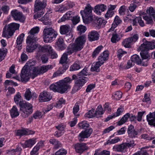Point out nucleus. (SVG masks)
Segmentation results:
<instances>
[{
	"mask_svg": "<svg viewBox=\"0 0 155 155\" xmlns=\"http://www.w3.org/2000/svg\"><path fill=\"white\" fill-rule=\"evenodd\" d=\"M86 40V36L83 35L77 38L74 43L70 44L67 48V51L61 57L60 63L61 64L66 63L68 55L71 54L74 52L80 51L83 48Z\"/></svg>",
	"mask_w": 155,
	"mask_h": 155,
	"instance_id": "nucleus-1",
	"label": "nucleus"
},
{
	"mask_svg": "<svg viewBox=\"0 0 155 155\" xmlns=\"http://www.w3.org/2000/svg\"><path fill=\"white\" fill-rule=\"evenodd\" d=\"M71 80L69 77H66L57 82L56 85L53 84L51 85L49 88L54 92H58L61 94L64 93L68 90L71 88L70 84Z\"/></svg>",
	"mask_w": 155,
	"mask_h": 155,
	"instance_id": "nucleus-2",
	"label": "nucleus"
},
{
	"mask_svg": "<svg viewBox=\"0 0 155 155\" xmlns=\"http://www.w3.org/2000/svg\"><path fill=\"white\" fill-rule=\"evenodd\" d=\"M143 43L140 47L141 51L140 55L142 59H146L149 58V56L147 51L150 49H153L155 48V43L147 41L144 38L143 39Z\"/></svg>",
	"mask_w": 155,
	"mask_h": 155,
	"instance_id": "nucleus-3",
	"label": "nucleus"
},
{
	"mask_svg": "<svg viewBox=\"0 0 155 155\" xmlns=\"http://www.w3.org/2000/svg\"><path fill=\"white\" fill-rule=\"evenodd\" d=\"M20 25L19 24L12 23L5 25L3 28L2 36L7 38L11 37L14 34L15 31L19 29Z\"/></svg>",
	"mask_w": 155,
	"mask_h": 155,
	"instance_id": "nucleus-4",
	"label": "nucleus"
},
{
	"mask_svg": "<svg viewBox=\"0 0 155 155\" xmlns=\"http://www.w3.org/2000/svg\"><path fill=\"white\" fill-rule=\"evenodd\" d=\"M58 34L51 28H45L43 31V38L44 42L46 43L52 42L56 38Z\"/></svg>",
	"mask_w": 155,
	"mask_h": 155,
	"instance_id": "nucleus-5",
	"label": "nucleus"
},
{
	"mask_svg": "<svg viewBox=\"0 0 155 155\" xmlns=\"http://www.w3.org/2000/svg\"><path fill=\"white\" fill-rule=\"evenodd\" d=\"M46 3L43 1L41 2L40 0H36L34 11L35 12H37L34 15V18L36 19L40 18L44 14V9L45 8Z\"/></svg>",
	"mask_w": 155,
	"mask_h": 155,
	"instance_id": "nucleus-6",
	"label": "nucleus"
},
{
	"mask_svg": "<svg viewBox=\"0 0 155 155\" xmlns=\"http://www.w3.org/2000/svg\"><path fill=\"white\" fill-rule=\"evenodd\" d=\"M32 61L31 60L28 61L26 65L22 68L21 74V81L22 82H26L28 81L30 76L31 75L30 67L33 65L31 64Z\"/></svg>",
	"mask_w": 155,
	"mask_h": 155,
	"instance_id": "nucleus-7",
	"label": "nucleus"
},
{
	"mask_svg": "<svg viewBox=\"0 0 155 155\" xmlns=\"http://www.w3.org/2000/svg\"><path fill=\"white\" fill-rule=\"evenodd\" d=\"M92 9L90 5L88 4L84 10L81 11L83 21L84 23L88 24L92 20L93 16L92 14Z\"/></svg>",
	"mask_w": 155,
	"mask_h": 155,
	"instance_id": "nucleus-8",
	"label": "nucleus"
},
{
	"mask_svg": "<svg viewBox=\"0 0 155 155\" xmlns=\"http://www.w3.org/2000/svg\"><path fill=\"white\" fill-rule=\"evenodd\" d=\"M52 68V66L51 65H43L40 68L34 67L33 68L32 73L31 77L32 79H34L38 75L43 74L47 72L48 70L51 69Z\"/></svg>",
	"mask_w": 155,
	"mask_h": 155,
	"instance_id": "nucleus-9",
	"label": "nucleus"
},
{
	"mask_svg": "<svg viewBox=\"0 0 155 155\" xmlns=\"http://www.w3.org/2000/svg\"><path fill=\"white\" fill-rule=\"evenodd\" d=\"M20 107L21 115L24 118L28 117L33 112L32 105L28 103L24 102Z\"/></svg>",
	"mask_w": 155,
	"mask_h": 155,
	"instance_id": "nucleus-10",
	"label": "nucleus"
},
{
	"mask_svg": "<svg viewBox=\"0 0 155 155\" xmlns=\"http://www.w3.org/2000/svg\"><path fill=\"white\" fill-rule=\"evenodd\" d=\"M88 79L85 77L79 76L75 82V85L73 87L71 92L74 93L81 88L88 80Z\"/></svg>",
	"mask_w": 155,
	"mask_h": 155,
	"instance_id": "nucleus-11",
	"label": "nucleus"
},
{
	"mask_svg": "<svg viewBox=\"0 0 155 155\" xmlns=\"http://www.w3.org/2000/svg\"><path fill=\"white\" fill-rule=\"evenodd\" d=\"M146 12L150 16L147 15L143 16V18L146 21L147 23L150 24L153 23L152 18H153L155 21V10L152 7L148 8H147Z\"/></svg>",
	"mask_w": 155,
	"mask_h": 155,
	"instance_id": "nucleus-12",
	"label": "nucleus"
},
{
	"mask_svg": "<svg viewBox=\"0 0 155 155\" xmlns=\"http://www.w3.org/2000/svg\"><path fill=\"white\" fill-rule=\"evenodd\" d=\"M11 15L15 20H19L21 22H24L25 20L24 16L22 13L18 12L17 10L12 11Z\"/></svg>",
	"mask_w": 155,
	"mask_h": 155,
	"instance_id": "nucleus-13",
	"label": "nucleus"
},
{
	"mask_svg": "<svg viewBox=\"0 0 155 155\" xmlns=\"http://www.w3.org/2000/svg\"><path fill=\"white\" fill-rule=\"evenodd\" d=\"M93 130L91 129H87L82 131L79 135L78 139L80 141H82L84 138H88L92 132Z\"/></svg>",
	"mask_w": 155,
	"mask_h": 155,
	"instance_id": "nucleus-14",
	"label": "nucleus"
},
{
	"mask_svg": "<svg viewBox=\"0 0 155 155\" xmlns=\"http://www.w3.org/2000/svg\"><path fill=\"white\" fill-rule=\"evenodd\" d=\"M39 28L38 27H36L31 29L28 33L29 35L27 37V39L31 40L34 41H36V37L35 36V35L38 33L39 31Z\"/></svg>",
	"mask_w": 155,
	"mask_h": 155,
	"instance_id": "nucleus-15",
	"label": "nucleus"
},
{
	"mask_svg": "<svg viewBox=\"0 0 155 155\" xmlns=\"http://www.w3.org/2000/svg\"><path fill=\"white\" fill-rule=\"evenodd\" d=\"M26 43L28 45L26 47V51L27 52H31L37 47L36 44V41H33L31 40L26 39Z\"/></svg>",
	"mask_w": 155,
	"mask_h": 155,
	"instance_id": "nucleus-16",
	"label": "nucleus"
},
{
	"mask_svg": "<svg viewBox=\"0 0 155 155\" xmlns=\"http://www.w3.org/2000/svg\"><path fill=\"white\" fill-rule=\"evenodd\" d=\"M39 99L41 102L48 101L51 99V97L49 93L43 91L40 94Z\"/></svg>",
	"mask_w": 155,
	"mask_h": 155,
	"instance_id": "nucleus-17",
	"label": "nucleus"
},
{
	"mask_svg": "<svg viewBox=\"0 0 155 155\" xmlns=\"http://www.w3.org/2000/svg\"><path fill=\"white\" fill-rule=\"evenodd\" d=\"M75 148L77 152L82 153L85 150H87L88 147L86 146L84 143H77L75 145Z\"/></svg>",
	"mask_w": 155,
	"mask_h": 155,
	"instance_id": "nucleus-18",
	"label": "nucleus"
},
{
	"mask_svg": "<svg viewBox=\"0 0 155 155\" xmlns=\"http://www.w3.org/2000/svg\"><path fill=\"white\" fill-rule=\"evenodd\" d=\"M52 49V47L49 45H46L40 47L39 48L37 54L39 56H40L41 52H48L49 53Z\"/></svg>",
	"mask_w": 155,
	"mask_h": 155,
	"instance_id": "nucleus-19",
	"label": "nucleus"
},
{
	"mask_svg": "<svg viewBox=\"0 0 155 155\" xmlns=\"http://www.w3.org/2000/svg\"><path fill=\"white\" fill-rule=\"evenodd\" d=\"M129 137L131 138L135 137L138 134V132L134 129V127L131 124L128 127L127 130Z\"/></svg>",
	"mask_w": 155,
	"mask_h": 155,
	"instance_id": "nucleus-20",
	"label": "nucleus"
},
{
	"mask_svg": "<svg viewBox=\"0 0 155 155\" xmlns=\"http://www.w3.org/2000/svg\"><path fill=\"white\" fill-rule=\"evenodd\" d=\"M99 35L97 31H92L89 33L88 35V39L90 41H93L98 40Z\"/></svg>",
	"mask_w": 155,
	"mask_h": 155,
	"instance_id": "nucleus-21",
	"label": "nucleus"
},
{
	"mask_svg": "<svg viewBox=\"0 0 155 155\" xmlns=\"http://www.w3.org/2000/svg\"><path fill=\"white\" fill-rule=\"evenodd\" d=\"M24 96L26 100L29 101L32 97L33 98L37 97L38 95L35 92H33L32 94L30 90L29 89H28L26 90L25 92Z\"/></svg>",
	"mask_w": 155,
	"mask_h": 155,
	"instance_id": "nucleus-22",
	"label": "nucleus"
},
{
	"mask_svg": "<svg viewBox=\"0 0 155 155\" xmlns=\"http://www.w3.org/2000/svg\"><path fill=\"white\" fill-rule=\"evenodd\" d=\"M73 13L71 11L68 12L58 21V22L59 23L64 21L67 20H71L72 18Z\"/></svg>",
	"mask_w": 155,
	"mask_h": 155,
	"instance_id": "nucleus-23",
	"label": "nucleus"
},
{
	"mask_svg": "<svg viewBox=\"0 0 155 155\" xmlns=\"http://www.w3.org/2000/svg\"><path fill=\"white\" fill-rule=\"evenodd\" d=\"M24 36L25 34L24 33H22L17 38L16 47L18 50H20L21 49V44L23 41Z\"/></svg>",
	"mask_w": 155,
	"mask_h": 155,
	"instance_id": "nucleus-24",
	"label": "nucleus"
},
{
	"mask_svg": "<svg viewBox=\"0 0 155 155\" xmlns=\"http://www.w3.org/2000/svg\"><path fill=\"white\" fill-rule=\"evenodd\" d=\"M106 6L104 4L98 5L95 7L94 12L97 14L100 15L101 13L106 10Z\"/></svg>",
	"mask_w": 155,
	"mask_h": 155,
	"instance_id": "nucleus-25",
	"label": "nucleus"
},
{
	"mask_svg": "<svg viewBox=\"0 0 155 155\" xmlns=\"http://www.w3.org/2000/svg\"><path fill=\"white\" fill-rule=\"evenodd\" d=\"M109 54L107 51H104L103 53L101 54L99 57L98 61L100 63L103 62L104 64V61L107 60L108 58Z\"/></svg>",
	"mask_w": 155,
	"mask_h": 155,
	"instance_id": "nucleus-26",
	"label": "nucleus"
},
{
	"mask_svg": "<svg viewBox=\"0 0 155 155\" xmlns=\"http://www.w3.org/2000/svg\"><path fill=\"white\" fill-rule=\"evenodd\" d=\"M56 47L59 50H62L65 49L64 46V41L62 38H59L56 43Z\"/></svg>",
	"mask_w": 155,
	"mask_h": 155,
	"instance_id": "nucleus-27",
	"label": "nucleus"
},
{
	"mask_svg": "<svg viewBox=\"0 0 155 155\" xmlns=\"http://www.w3.org/2000/svg\"><path fill=\"white\" fill-rule=\"evenodd\" d=\"M123 36V35L121 34L120 35H118L117 33L113 34L111 38V41L113 43H116L120 41Z\"/></svg>",
	"mask_w": 155,
	"mask_h": 155,
	"instance_id": "nucleus-28",
	"label": "nucleus"
},
{
	"mask_svg": "<svg viewBox=\"0 0 155 155\" xmlns=\"http://www.w3.org/2000/svg\"><path fill=\"white\" fill-rule=\"evenodd\" d=\"M14 100L15 103L17 104H19L20 107L21 104L24 102L23 100L21 99V97L20 94V93L18 92L15 96L14 97Z\"/></svg>",
	"mask_w": 155,
	"mask_h": 155,
	"instance_id": "nucleus-29",
	"label": "nucleus"
},
{
	"mask_svg": "<svg viewBox=\"0 0 155 155\" xmlns=\"http://www.w3.org/2000/svg\"><path fill=\"white\" fill-rule=\"evenodd\" d=\"M103 64V62L100 63L98 61L96 62L95 64L94 63L92 65L91 68V71H96L99 72L100 71L99 67L102 64Z\"/></svg>",
	"mask_w": 155,
	"mask_h": 155,
	"instance_id": "nucleus-30",
	"label": "nucleus"
},
{
	"mask_svg": "<svg viewBox=\"0 0 155 155\" xmlns=\"http://www.w3.org/2000/svg\"><path fill=\"white\" fill-rule=\"evenodd\" d=\"M42 21L45 25H50L51 22L49 18L48 14H46L42 17L38 19Z\"/></svg>",
	"mask_w": 155,
	"mask_h": 155,
	"instance_id": "nucleus-31",
	"label": "nucleus"
},
{
	"mask_svg": "<svg viewBox=\"0 0 155 155\" xmlns=\"http://www.w3.org/2000/svg\"><path fill=\"white\" fill-rule=\"evenodd\" d=\"M70 29V27L69 25H61L60 27V33L62 35L65 34L69 31Z\"/></svg>",
	"mask_w": 155,
	"mask_h": 155,
	"instance_id": "nucleus-32",
	"label": "nucleus"
},
{
	"mask_svg": "<svg viewBox=\"0 0 155 155\" xmlns=\"http://www.w3.org/2000/svg\"><path fill=\"white\" fill-rule=\"evenodd\" d=\"M130 114L129 113H127L124 115L120 120L117 123V124L120 126L125 123L127 121L128 119L130 117Z\"/></svg>",
	"mask_w": 155,
	"mask_h": 155,
	"instance_id": "nucleus-33",
	"label": "nucleus"
},
{
	"mask_svg": "<svg viewBox=\"0 0 155 155\" xmlns=\"http://www.w3.org/2000/svg\"><path fill=\"white\" fill-rule=\"evenodd\" d=\"M10 114L12 118L15 117L19 115V112L15 106L13 107L10 111Z\"/></svg>",
	"mask_w": 155,
	"mask_h": 155,
	"instance_id": "nucleus-34",
	"label": "nucleus"
},
{
	"mask_svg": "<svg viewBox=\"0 0 155 155\" xmlns=\"http://www.w3.org/2000/svg\"><path fill=\"white\" fill-rule=\"evenodd\" d=\"M104 114L103 108L101 105H99L97 108L95 112V117L97 118H99L101 117V115Z\"/></svg>",
	"mask_w": 155,
	"mask_h": 155,
	"instance_id": "nucleus-35",
	"label": "nucleus"
},
{
	"mask_svg": "<svg viewBox=\"0 0 155 155\" xmlns=\"http://www.w3.org/2000/svg\"><path fill=\"white\" fill-rule=\"evenodd\" d=\"M36 143L35 139L33 138L30 139L26 141L24 145L25 147L23 146V147L25 148L26 147H31Z\"/></svg>",
	"mask_w": 155,
	"mask_h": 155,
	"instance_id": "nucleus-36",
	"label": "nucleus"
},
{
	"mask_svg": "<svg viewBox=\"0 0 155 155\" xmlns=\"http://www.w3.org/2000/svg\"><path fill=\"white\" fill-rule=\"evenodd\" d=\"M80 62L79 61L75 62L72 65L70 69L71 71H73L78 70L81 68Z\"/></svg>",
	"mask_w": 155,
	"mask_h": 155,
	"instance_id": "nucleus-37",
	"label": "nucleus"
},
{
	"mask_svg": "<svg viewBox=\"0 0 155 155\" xmlns=\"http://www.w3.org/2000/svg\"><path fill=\"white\" fill-rule=\"evenodd\" d=\"M92 20H93V25L96 27L100 26L103 22L102 19L98 17H94Z\"/></svg>",
	"mask_w": 155,
	"mask_h": 155,
	"instance_id": "nucleus-38",
	"label": "nucleus"
},
{
	"mask_svg": "<svg viewBox=\"0 0 155 155\" xmlns=\"http://www.w3.org/2000/svg\"><path fill=\"white\" fill-rule=\"evenodd\" d=\"M49 142L51 143L54 145V147L56 149L61 147V143L57 140L55 139H51L49 140Z\"/></svg>",
	"mask_w": 155,
	"mask_h": 155,
	"instance_id": "nucleus-39",
	"label": "nucleus"
},
{
	"mask_svg": "<svg viewBox=\"0 0 155 155\" xmlns=\"http://www.w3.org/2000/svg\"><path fill=\"white\" fill-rule=\"evenodd\" d=\"M131 59L134 63H136L138 64H140L141 63V60L139 56L135 54L131 56Z\"/></svg>",
	"mask_w": 155,
	"mask_h": 155,
	"instance_id": "nucleus-40",
	"label": "nucleus"
},
{
	"mask_svg": "<svg viewBox=\"0 0 155 155\" xmlns=\"http://www.w3.org/2000/svg\"><path fill=\"white\" fill-rule=\"evenodd\" d=\"M68 7L67 6H64L59 5L56 7L55 9V11L56 12H60L61 13L64 12L65 11L67 10Z\"/></svg>",
	"mask_w": 155,
	"mask_h": 155,
	"instance_id": "nucleus-41",
	"label": "nucleus"
},
{
	"mask_svg": "<svg viewBox=\"0 0 155 155\" xmlns=\"http://www.w3.org/2000/svg\"><path fill=\"white\" fill-rule=\"evenodd\" d=\"M115 150L118 152H123L124 149L126 148L124 143H122L114 147Z\"/></svg>",
	"mask_w": 155,
	"mask_h": 155,
	"instance_id": "nucleus-42",
	"label": "nucleus"
},
{
	"mask_svg": "<svg viewBox=\"0 0 155 155\" xmlns=\"http://www.w3.org/2000/svg\"><path fill=\"white\" fill-rule=\"evenodd\" d=\"M7 50L6 49H0V61L4 59L6 56Z\"/></svg>",
	"mask_w": 155,
	"mask_h": 155,
	"instance_id": "nucleus-43",
	"label": "nucleus"
},
{
	"mask_svg": "<svg viewBox=\"0 0 155 155\" xmlns=\"http://www.w3.org/2000/svg\"><path fill=\"white\" fill-rule=\"evenodd\" d=\"M78 126L80 129H85L89 127V125L87 121H84L79 123Z\"/></svg>",
	"mask_w": 155,
	"mask_h": 155,
	"instance_id": "nucleus-44",
	"label": "nucleus"
},
{
	"mask_svg": "<svg viewBox=\"0 0 155 155\" xmlns=\"http://www.w3.org/2000/svg\"><path fill=\"white\" fill-rule=\"evenodd\" d=\"M89 75L88 73L87 68L85 67L78 74V76L85 77Z\"/></svg>",
	"mask_w": 155,
	"mask_h": 155,
	"instance_id": "nucleus-45",
	"label": "nucleus"
},
{
	"mask_svg": "<svg viewBox=\"0 0 155 155\" xmlns=\"http://www.w3.org/2000/svg\"><path fill=\"white\" fill-rule=\"evenodd\" d=\"M131 42L129 38H128L126 39H125L122 42V44L125 47L128 48L130 47V44Z\"/></svg>",
	"mask_w": 155,
	"mask_h": 155,
	"instance_id": "nucleus-46",
	"label": "nucleus"
},
{
	"mask_svg": "<svg viewBox=\"0 0 155 155\" xmlns=\"http://www.w3.org/2000/svg\"><path fill=\"white\" fill-rule=\"evenodd\" d=\"M95 110L94 109H92L91 110H89L87 113L85 114L86 117L89 118H91L95 117Z\"/></svg>",
	"mask_w": 155,
	"mask_h": 155,
	"instance_id": "nucleus-47",
	"label": "nucleus"
},
{
	"mask_svg": "<svg viewBox=\"0 0 155 155\" xmlns=\"http://www.w3.org/2000/svg\"><path fill=\"white\" fill-rule=\"evenodd\" d=\"M79 110V106L78 103H76L75 104L73 110V112L74 114L77 116H79V114H77V113Z\"/></svg>",
	"mask_w": 155,
	"mask_h": 155,
	"instance_id": "nucleus-48",
	"label": "nucleus"
},
{
	"mask_svg": "<svg viewBox=\"0 0 155 155\" xmlns=\"http://www.w3.org/2000/svg\"><path fill=\"white\" fill-rule=\"evenodd\" d=\"M126 148H133L136 145L134 141L133 140H130L127 143H124Z\"/></svg>",
	"mask_w": 155,
	"mask_h": 155,
	"instance_id": "nucleus-49",
	"label": "nucleus"
},
{
	"mask_svg": "<svg viewBox=\"0 0 155 155\" xmlns=\"http://www.w3.org/2000/svg\"><path fill=\"white\" fill-rule=\"evenodd\" d=\"M102 48L103 47L102 46H100L95 49L92 54V56L93 58L95 57L97 55Z\"/></svg>",
	"mask_w": 155,
	"mask_h": 155,
	"instance_id": "nucleus-50",
	"label": "nucleus"
},
{
	"mask_svg": "<svg viewBox=\"0 0 155 155\" xmlns=\"http://www.w3.org/2000/svg\"><path fill=\"white\" fill-rule=\"evenodd\" d=\"M133 3L130 4L129 7V9L131 12H133L137 7L136 0H134L132 1Z\"/></svg>",
	"mask_w": 155,
	"mask_h": 155,
	"instance_id": "nucleus-51",
	"label": "nucleus"
},
{
	"mask_svg": "<svg viewBox=\"0 0 155 155\" xmlns=\"http://www.w3.org/2000/svg\"><path fill=\"white\" fill-rule=\"evenodd\" d=\"M77 30L80 34L84 33L86 30V27L83 25H80L77 27Z\"/></svg>",
	"mask_w": 155,
	"mask_h": 155,
	"instance_id": "nucleus-52",
	"label": "nucleus"
},
{
	"mask_svg": "<svg viewBox=\"0 0 155 155\" xmlns=\"http://www.w3.org/2000/svg\"><path fill=\"white\" fill-rule=\"evenodd\" d=\"M27 129H22L17 130L16 134L18 136H21L23 135H27Z\"/></svg>",
	"mask_w": 155,
	"mask_h": 155,
	"instance_id": "nucleus-53",
	"label": "nucleus"
},
{
	"mask_svg": "<svg viewBox=\"0 0 155 155\" xmlns=\"http://www.w3.org/2000/svg\"><path fill=\"white\" fill-rule=\"evenodd\" d=\"M127 54V52L123 51L121 49H120L117 51V57L120 59L124 54Z\"/></svg>",
	"mask_w": 155,
	"mask_h": 155,
	"instance_id": "nucleus-54",
	"label": "nucleus"
},
{
	"mask_svg": "<svg viewBox=\"0 0 155 155\" xmlns=\"http://www.w3.org/2000/svg\"><path fill=\"white\" fill-rule=\"evenodd\" d=\"M42 115L41 112L37 111L33 114V117L35 119H40L41 118Z\"/></svg>",
	"mask_w": 155,
	"mask_h": 155,
	"instance_id": "nucleus-55",
	"label": "nucleus"
},
{
	"mask_svg": "<svg viewBox=\"0 0 155 155\" xmlns=\"http://www.w3.org/2000/svg\"><path fill=\"white\" fill-rule=\"evenodd\" d=\"M147 121L151 120L152 119H155V111L153 113L150 112L147 115Z\"/></svg>",
	"mask_w": 155,
	"mask_h": 155,
	"instance_id": "nucleus-56",
	"label": "nucleus"
},
{
	"mask_svg": "<svg viewBox=\"0 0 155 155\" xmlns=\"http://www.w3.org/2000/svg\"><path fill=\"white\" fill-rule=\"evenodd\" d=\"M120 140L119 138L117 137L112 140H109L107 142V144H114L117 143Z\"/></svg>",
	"mask_w": 155,
	"mask_h": 155,
	"instance_id": "nucleus-57",
	"label": "nucleus"
},
{
	"mask_svg": "<svg viewBox=\"0 0 155 155\" xmlns=\"http://www.w3.org/2000/svg\"><path fill=\"white\" fill-rule=\"evenodd\" d=\"M65 103V100L63 98H61L56 103V107H59L62 104H64Z\"/></svg>",
	"mask_w": 155,
	"mask_h": 155,
	"instance_id": "nucleus-58",
	"label": "nucleus"
},
{
	"mask_svg": "<svg viewBox=\"0 0 155 155\" xmlns=\"http://www.w3.org/2000/svg\"><path fill=\"white\" fill-rule=\"evenodd\" d=\"M67 151L64 149H61L56 152V155H66Z\"/></svg>",
	"mask_w": 155,
	"mask_h": 155,
	"instance_id": "nucleus-59",
	"label": "nucleus"
},
{
	"mask_svg": "<svg viewBox=\"0 0 155 155\" xmlns=\"http://www.w3.org/2000/svg\"><path fill=\"white\" fill-rule=\"evenodd\" d=\"M122 93L119 91L116 92L114 94V97L116 100H119L122 96Z\"/></svg>",
	"mask_w": 155,
	"mask_h": 155,
	"instance_id": "nucleus-60",
	"label": "nucleus"
},
{
	"mask_svg": "<svg viewBox=\"0 0 155 155\" xmlns=\"http://www.w3.org/2000/svg\"><path fill=\"white\" fill-rule=\"evenodd\" d=\"M71 20H72L73 24L75 25L80 21V17L78 16L75 17L72 16V19H71Z\"/></svg>",
	"mask_w": 155,
	"mask_h": 155,
	"instance_id": "nucleus-61",
	"label": "nucleus"
},
{
	"mask_svg": "<svg viewBox=\"0 0 155 155\" xmlns=\"http://www.w3.org/2000/svg\"><path fill=\"white\" fill-rule=\"evenodd\" d=\"M41 59L43 63L45 64L48 61V56L44 54L42 55L41 57Z\"/></svg>",
	"mask_w": 155,
	"mask_h": 155,
	"instance_id": "nucleus-62",
	"label": "nucleus"
},
{
	"mask_svg": "<svg viewBox=\"0 0 155 155\" xmlns=\"http://www.w3.org/2000/svg\"><path fill=\"white\" fill-rule=\"evenodd\" d=\"M126 6L124 5L121 6L119 9V13L121 15H123L125 14L126 11Z\"/></svg>",
	"mask_w": 155,
	"mask_h": 155,
	"instance_id": "nucleus-63",
	"label": "nucleus"
},
{
	"mask_svg": "<svg viewBox=\"0 0 155 155\" xmlns=\"http://www.w3.org/2000/svg\"><path fill=\"white\" fill-rule=\"evenodd\" d=\"M52 59L56 58L58 57V54L56 52L52 49V51L49 53Z\"/></svg>",
	"mask_w": 155,
	"mask_h": 155,
	"instance_id": "nucleus-64",
	"label": "nucleus"
}]
</instances>
